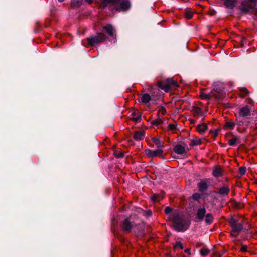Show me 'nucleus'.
Segmentation results:
<instances>
[{"instance_id":"79ce46f5","label":"nucleus","mask_w":257,"mask_h":257,"mask_svg":"<svg viewBox=\"0 0 257 257\" xmlns=\"http://www.w3.org/2000/svg\"><path fill=\"white\" fill-rule=\"evenodd\" d=\"M246 250H247L246 246L242 245L240 248V250L242 252H245L246 251Z\"/></svg>"},{"instance_id":"8fccbe9b","label":"nucleus","mask_w":257,"mask_h":257,"mask_svg":"<svg viewBox=\"0 0 257 257\" xmlns=\"http://www.w3.org/2000/svg\"><path fill=\"white\" fill-rule=\"evenodd\" d=\"M165 111L164 110H163L162 113H163V114H165Z\"/></svg>"},{"instance_id":"6e6552de","label":"nucleus","mask_w":257,"mask_h":257,"mask_svg":"<svg viewBox=\"0 0 257 257\" xmlns=\"http://www.w3.org/2000/svg\"><path fill=\"white\" fill-rule=\"evenodd\" d=\"M133 225L128 219H125L121 225V228L124 232H130L131 231Z\"/></svg>"},{"instance_id":"f704fd0d","label":"nucleus","mask_w":257,"mask_h":257,"mask_svg":"<svg viewBox=\"0 0 257 257\" xmlns=\"http://www.w3.org/2000/svg\"><path fill=\"white\" fill-rule=\"evenodd\" d=\"M174 248L175 249L177 248H180V249H182L183 248V246L182 243L180 241H177L175 243L174 245Z\"/></svg>"},{"instance_id":"412c9836","label":"nucleus","mask_w":257,"mask_h":257,"mask_svg":"<svg viewBox=\"0 0 257 257\" xmlns=\"http://www.w3.org/2000/svg\"><path fill=\"white\" fill-rule=\"evenodd\" d=\"M151 100V96L149 94L145 93L143 94L141 97V101L145 104L149 102Z\"/></svg>"},{"instance_id":"58836bf2","label":"nucleus","mask_w":257,"mask_h":257,"mask_svg":"<svg viewBox=\"0 0 257 257\" xmlns=\"http://www.w3.org/2000/svg\"><path fill=\"white\" fill-rule=\"evenodd\" d=\"M201 98L202 99H208L209 98V95L207 94H204V93H202L201 95H200Z\"/></svg>"},{"instance_id":"2f4dec72","label":"nucleus","mask_w":257,"mask_h":257,"mask_svg":"<svg viewBox=\"0 0 257 257\" xmlns=\"http://www.w3.org/2000/svg\"><path fill=\"white\" fill-rule=\"evenodd\" d=\"M201 198V195L198 193L193 194L192 195V198L195 201H198Z\"/></svg>"},{"instance_id":"c9c22d12","label":"nucleus","mask_w":257,"mask_h":257,"mask_svg":"<svg viewBox=\"0 0 257 257\" xmlns=\"http://www.w3.org/2000/svg\"><path fill=\"white\" fill-rule=\"evenodd\" d=\"M239 172L241 175H243L246 172V168L244 167H241L239 169Z\"/></svg>"},{"instance_id":"4be33fe9","label":"nucleus","mask_w":257,"mask_h":257,"mask_svg":"<svg viewBox=\"0 0 257 257\" xmlns=\"http://www.w3.org/2000/svg\"><path fill=\"white\" fill-rule=\"evenodd\" d=\"M236 124L238 125V127L237 128V131H238L239 132H240L242 131L241 130V126H247V124H245L244 123V121H243V120H240L239 119H237L236 120Z\"/></svg>"},{"instance_id":"423d86ee","label":"nucleus","mask_w":257,"mask_h":257,"mask_svg":"<svg viewBox=\"0 0 257 257\" xmlns=\"http://www.w3.org/2000/svg\"><path fill=\"white\" fill-rule=\"evenodd\" d=\"M145 155L149 158H153L155 157H160L163 153V150L161 148H158L155 150H152L149 149H146L144 151Z\"/></svg>"},{"instance_id":"2eb2a0df","label":"nucleus","mask_w":257,"mask_h":257,"mask_svg":"<svg viewBox=\"0 0 257 257\" xmlns=\"http://www.w3.org/2000/svg\"><path fill=\"white\" fill-rule=\"evenodd\" d=\"M237 0H224V4L226 8L233 9Z\"/></svg>"},{"instance_id":"c85d7f7f","label":"nucleus","mask_w":257,"mask_h":257,"mask_svg":"<svg viewBox=\"0 0 257 257\" xmlns=\"http://www.w3.org/2000/svg\"><path fill=\"white\" fill-rule=\"evenodd\" d=\"M82 0H71V4L74 7H79L81 5Z\"/></svg>"},{"instance_id":"09e8293b","label":"nucleus","mask_w":257,"mask_h":257,"mask_svg":"<svg viewBox=\"0 0 257 257\" xmlns=\"http://www.w3.org/2000/svg\"><path fill=\"white\" fill-rule=\"evenodd\" d=\"M64 1V0H58V1H59V2H63Z\"/></svg>"},{"instance_id":"bb28decb","label":"nucleus","mask_w":257,"mask_h":257,"mask_svg":"<svg viewBox=\"0 0 257 257\" xmlns=\"http://www.w3.org/2000/svg\"><path fill=\"white\" fill-rule=\"evenodd\" d=\"M132 117L131 119L136 122L138 121L140 119V116L138 114H137L135 112H133L132 114Z\"/></svg>"},{"instance_id":"b1692460","label":"nucleus","mask_w":257,"mask_h":257,"mask_svg":"<svg viewBox=\"0 0 257 257\" xmlns=\"http://www.w3.org/2000/svg\"><path fill=\"white\" fill-rule=\"evenodd\" d=\"M152 141L157 145L158 148H161L162 149V148H164V146L161 145L160 139L159 138H153L152 139Z\"/></svg>"},{"instance_id":"9d476101","label":"nucleus","mask_w":257,"mask_h":257,"mask_svg":"<svg viewBox=\"0 0 257 257\" xmlns=\"http://www.w3.org/2000/svg\"><path fill=\"white\" fill-rule=\"evenodd\" d=\"M206 213V209L204 207H199L196 213V218L199 221L203 220Z\"/></svg>"},{"instance_id":"a211bd4d","label":"nucleus","mask_w":257,"mask_h":257,"mask_svg":"<svg viewBox=\"0 0 257 257\" xmlns=\"http://www.w3.org/2000/svg\"><path fill=\"white\" fill-rule=\"evenodd\" d=\"M197 186L199 190L201 192L205 191L207 188V183L204 181H201L198 183Z\"/></svg>"},{"instance_id":"4c0bfd02","label":"nucleus","mask_w":257,"mask_h":257,"mask_svg":"<svg viewBox=\"0 0 257 257\" xmlns=\"http://www.w3.org/2000/svg\"><path fill=\"white\" fill-rule=\"evenodd\" d=\"M172 208L169 207H167L165 209V212L166 214H170L172 212Z\"/></svg>"},{"instance_id":"49530a36","label":"nucleus","mask_w":257,"mask_h":257,"mask_svg":"<svg viewBox=\"0 0 257 257\" xmlns=\"http://www.w3.org/2000/svg\"><path fill=\"white\" fill-rule=\"evenodd\" d=\"M190 122H191V123L194 124V123H195V120H190Z\"/></svg>"},{"instance_id":"cd10ccee","label":"nucleus","mask_w":257,"mask_h":257,"mask_svg":"<svg viewBox=\"0 0 257 257\" xmlns=\"http://www.w3.org/2000/svg\"><path fill=\"white\" fill-rule=\"evenodd\" d=\"M201 143V141L200 139H192L191 141V145L192 146L199 145Z\"/></svg>"},{"instance_id":"f3484780","label":"nucleus","mask_w":257,"mask_h":257,"mask_svg":"<svg viewBox=\"0 0 257 257\" xmlns=\"http://www.w3.org/2000/svg\"><path fill=\"white\" fill-rule=\"evenodd\" d=\"M240 10L244 13H247L253 10V7L250 5H246L243 4L239 6Z\"/></svg>"},{"instance_id":"de8ad7c7","label":"nucleus","mask_w":257,"mask_h":257,"mask_svg":"<svg viewBox=\"0 0 257 257\" xmlns=\"http://www.w3.org/2000/svg\"><path fill=\"white\" fill-rule=\"evenodd\" d=\"M147 214H148V215H151V211H148L147 212Z\"/></svg>"},{"instance_id":"c756f323","label":"nucleus","mask_w":257,"mask_h":257,"mask_svg":"<svg viewBox=\"0 0 257 257\" xmlns=\"http://www.w3.org/2000/svg\"><path fill=\"white\" fill-rule=\"evenodd\" d=\"M193 15V13L191 10H187L185 12V17L188 19H191Z\"/></svg>"},{"instance_id":"9b49d317","label":"nucleus","mask_w":257,"mask_h":257,"mask_svg":"<svg viewBox=\"0 0 257 257\" xmlns=\"http://www.w3.org/2000/svg\"><path fill=\"white\" fill-rule=\"evenodd\" d=\"M250 114V109L248 106L241 107L239 109V114L242 117L249 116Z\"/></svg>"},{"instance_id":"7ed1b4c3","label":"nucleus","mask_w":257,"mask_h":257,"mask_svg":"<svg viewBox=\"0 0 257 257\" xmlns=\"http://www.w3.org/2000/svg\"><path fill=\"white\" fill-rule=\"evenodd\" d=\"M107 36L103 33H97L96 35L90 36L87 38V41L90 45H95L98 43H101L105 41Z\"/></svg>"},{"instance_id":"f257e3e1","label":"nucleus","mask_w":257,"mask_h":257,"mask_svg":"<svg viewBox=\"0 0 257 257\" xmlns=\"http://www.w3.org/2000/svg\"><path fill=\"white\" fill-rule=\"evenodd\" d=\"M169 217L172 221L174 227L177 231H184L188 228V222L178 212H173Z\"/></svg>"},{"instance_id":"f8f14e48","label":"nucleus","mask_w":257,"mask_h":257,"mask_svg":"<svg viewBox=\"0 0 257 257\" xmlns=\"http://www.w3.org/2000/svg\"><path fill=\"white\" fill-rule=\"evenodd\" d=\"M145 133L143 130H138L135 132L133 138L137 141L142 140L144 139Z\"/></svg>"},{"instance_id":"aec40b11","label":"nucleus","mask_w":257,"mask_h":257,"mask_svg":"<svg viewBox=\"0 0 257 257\" xmlns=\"http://www.w3.org/2000/svg\"><path fill=\"white\" fill-rule=\"evenodd\" d=\"M204 219L206 224H210L213 222V216L211 213H208L205 215Z\"/></svg>"},{"instance_id":"72a5a7b5","label":"nucleus","mask_w":257,"mask_h":257,"mask_svg":"<svg viewBox=\"0 0 257 257\" xmlns=\"http://www.w3.org/2000/svg\"><path fill=\"white\" fill-rule=\"evenodd\" d=\"M236 141L237 138L236 137H233L232 139L228 140V143L230 146H233L236 143Z\"/></svg>"},{"instance_id":"5701e85b","label":"nucleus","mask_w":257,"mask_h":257,"mask_svg":"<svg viewBox=\"0 0 257 257\" xmlns=\"http://www.w3.org/2000/svg\"><path fill=\"white\" fill-rule=\"evenodd\" d=\"M163 198L162 195H159L157 194H154L151 196V199L153 202H158Z\"/></svg>"},{"instance_id":"ddd939ff","label":"nucleus","mask_w":257,"mask_h":257,"mask_svg":"<svg viewBox=\"0 0 257 257\" xmlns=\"http://www.w3.org/2000/svg\"><path fill=\"white\" fill-rule=\"evenodd\" d=\"M230 191V189L227 186H223L218 189L217 193L220 195L227 196L228 195Z\"/></svg>"},{"instance_id":"e433bc0d","label":"nucleus","mask_w":257,"mask_h":257,"mask_svg":"<svg viewBox=\"0 0 257 257\" xmlns=\"http://www.w3.org/2000/svg\"><path fill=\"white\" fill-rule=\"evenodd\" d=\"M162 123V120L160 119L155 120L154 121L153 124L156 126L159 125Z\"/></svg>"},{"instance_id":"ea45409f","label":"nucleus","mask_w":257,"mask_h":257,"mask_svg":"<svg viewBox=\"0 0 257 257\" xmlns=\"http://www.w3.org/2000/svg\"><path fill=\"white\" fill-rule=\"evenodd\" d=\"M114 154L115 156L117 158H120L123 156V153H122V152H115Z\"/></svg>"},{"instance_id":"20e7f679","label":"nucleus","mask_w":257,"mask_h":257,"mask_svg":"<svg viewBox=\"0 0 257 257\" xmlns=\"http://www.w3.org/2000/svg\"><path fill=\"white\" fill-rule=\"evenodd\" d=\"M171 86H177V82L171 78L167 79L165 81L159 82L157 87L165 92H168Z\"/></svg>"},{"instance_id":"a19ab883","label":"nucleus","mask_w":257,"mask_h":257,"mask_svg":"<svg viewBox=\"0 0 257 257\" xmlns=\"http://www.w3.org/2000/svg\"><path fill=\"white\" fill-rule=\"evenodd\" d=\"M168 127L170 130H174L176 128V125L174 124H169Z\"/></svg>"},{"instance_id":"39448f33","label":"nucleus","mask_w":257,"mask_h":257,"mask_svg":"<svg viewBox=\"0 0 257 257\" xmlns=\"http://www.w3.org/2000/svg\"><path fill=\"white\" fill-rule=\"evenodd\" d=\"M116 1L113 5L117 10H126L130 7V3L128 0H116Z\"/></svg>"},{"instance_id":"4468645a","label":"nucleus","mask_w":257,"mask_h":257,"mask_svg":"<svg viewBox=\"0 0 257 257\" xmlns=\"http://www.w3.org/2000/svg\"><path fill=\"white\" fill-rule=\"evenodd\" d=\"M235 125L236 123L235 122L230 120L225 122L223 127L225 130H232L234 129Z\"/></svg>"},{"instance_id":"f03ea898","label":"nucleus","mask_w":257,"mask_h":257,"mask_svg":"<svg viewBox=\"0 0 257 257\" xmlns=\"http://www.w3.org/2000/svg\"><path fill=\"white\" fill-rule=\"evenodd\" d=\"M229 223L231 229V235L236 237L241 232L243 228V223L242 221H239L234 218H231Z\"/></svg>"},{"instance_id":"0eeeda50","label":"nucleus","mask_w":257,"mask_h":257,"mask_svg":"<svg viewBox=\"0 0 257 257\" xmlns=\"http://www.w3.org/2000/svg\"><path fill=\"white\" fill-rule=\"evenodd\" d=\"M174 151L175 153L179 155H186L188 151V148H186L184 146L177 144L174 147Z\"/></svg>"},{"instance_id":"37998d69","label":"nucleus","mask_w":257,"mask_h":257,"mask_svg":"<svg viewBox=\"0 0 257 257\" xmlns=\"http://www.w3.org/2000/svg\"><path fill=\"white\" fill-rule=\"evenodd\" d=\"M184 251L187 253H188V254L190 253V250L189 248L185 249Z\"/></svg>"},{"instance_id":"6ab92c4d","label":"nucleus","mask_w":257,"mask_h":257,"mask_svg":"<svg viewBox=\"0 0 257 257\" xmlns=\"http://www.w3.org/2000/svg\"><path fill=\"white\" fill-rule=\"evenodd\" d=\"M192 111L193 115L195 117L199 115L201 116L203 115L202 111L199 107H195L193 108Z\"/></svg>"},{"instance_id":"a18cd8bd","label":"nucleus","mask_w":257,"mask_h":257,"mask_svg":"<svg viewBox=\"0 0 257 257\" xmlns=\"http://www.w3.org/2000/svg\"><path fill=\"white\" fill-rule=\"evenodd\" d=\"M248 2H256L257 0H247Z\"/></svg>"},{"instance_id":"c03bdc74","label":"nucleus","mask_w":257,"mask_h":257,"mask_svg":"<svg viewBox=\"0 0 257 257\" xmlns=\"http://www.w3.org/2000/svg\"><path fill=\"white\" fill-rule=\"evenodd\" d=\"M93 0H86L87 2L88 3H91L93 2Z\"/></svg>"},{"instance_id":"393cba45","label":"nucleus","mask_w":257,"mask_h":257,"mask_svg":"<svg viewBox=\"0 0 257 257\" xmlns=\"http://www.w3.org/2000/svg\"><path fill=\"white\" fill-rule=\"evenodd\" d=\"M207 127L205 124L198 125L197 126L198 131L200 133L204 132L207 130Z\"/></svg>"},{"instance_id":"473e14b6","label":"nucleus","mask_w":257,"mask_h":257,"mask_svg":"<svg viewBox=\"0 0 257 257\" xmlns=\"http://www.w3.org/2000/svg\"><path fill=\"white\" fill-rule=\"evenodd\" d=\"M209 253V249L207 248H203L200 250V254L203 256H205Z\"/></svg>"},{"instance_id":"a878e982","label":"nucleus","mask_w":257,"mask_h":257,"mask_svg":"<svg viewBox=\"0 0 257 257\" xmlns=\"http://www.w3.org/2000/svg\"><path fill=\"white\" fill-rule=\"evenodd\" d=\"M240 95L242 97H245L247 94L249 93V91L246 88H242L240 90Z\"/></svg>"},{"instance_id":"dca6fc26","label":"nucleus","mask_w":257,"mask_h":257,"mask_svg":"<svg viewBox=\"0 0 257 257\" xmlns=\"http://www.w3.org/2000/svg\"><path fill=\"white\" fill-rule=\"evenodd\" d=\"M212 175L215 177H220L222 175V169L219 167H214L212 170Z\"/></svg>"},{"instance_id":"1a4fd4ad","label":"nucleus","mask_w":257,"mask_h":257,"mask_svg":"<svg viewBox=\"0 0 257 257\" xmlns=\"http://www.w3.org/2000/svg\"><path fill=\"white\" fill-rule=\"evenodd\" d=\"M103 29L111 37H115V31L113 27L110 24H107L102 27Z\"/></svg>"},{"instance_id":"7c9ffc66","label":"nucleus","mask_w":257,"mask_h":257,"mask_svg":"<svg viewBox=\"0 0 257 257\" xmlns=\"http://www.w3.org/2000/svg\"><path fill=\"white\" fill-rule=\"evenodd\" d=\"M102 2V3L105 6L109 4H113L114 2H116V0H100Z\"/></svg>"}]
</instances>
